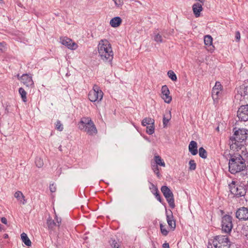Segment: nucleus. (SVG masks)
I'll use <instances>...</instances> for the list:
<instances>
[{
  "mask_svg": "<svg viewBox=\"0 0 248 248\" xmlns=\"http://www.w3.org/2000/svg\"><path fill=\"white\" fill-rule=\"evenodd\" d=\"M234 134L230 137L229 144L230 149L232 150L238 151L245 144L248 136V130L245 128L236 127L233 129Z\"/></svg>",
  "mask_w": 248,
  "mask_h": 248,
  "instance_id": "f257e3e1",
  "label": "nucleus"
},
{
  "mask_svg": "<svg viewBox=\"0 0 248 248\" xmlns=\"http://www.w3.org/2000/svg\"><path fill=\"white\" fill-rule=\"evenodd\" d=\"M227 151L224 152V155L227 158V155L230 156L229 162V170L232 174H235L244 170L246 167L245 160L239 154L232 155L230 154H227Z\"/></svg>",
  "mask_w": 248,
  "mask_h": 248,
  "instance_id": "f03ea898",
  "label": "nucleus"
},
{
  "mask_svg": "<svg viewBox=\"0 0 248 248\" xmlns=\"http://www.w3.org/2000/svg\"><path fill=\"white\" fill-rule=\"evenodd\" d=\"M98 51L101 60L105 62L111 63L113 58V52L111 44L107 39H102L99 41Z\"/></svg>",
  "mask_w": 248,
  "mask_h": 248,
  "instance_id": "7ed1b4c3",
  "label": "nucleus"
},
{
  "mask_svg": "<svg viewBox=\"0 0 248 248\" xmlns=\"http://www.w3.org/2000/svg\"><path fill=\"white\" fill-rule=\"evenodd\" d=\"M231 242L226 235H217L209 240L208 248H230Z\"/></svg>",
  "mask_w": 248,
  "mask_h": 248,
  "instance_id": "20e7f679",
  "label": "nucleus"
},
{
  "mask_svg": "<svg viewBox=\"0 0 248 248\" xmlns=\"http://www.w3.org/2000/svg\"><path fill=\"white\" fill-rule=\"evenodd\" d=\"M78 128L90 135L97 133V131L93 122L89 117L82 118L78 124Z\"/></svg>",
  "mask_w": 248,
  "mask_h": 248,
  "instance_id": "39448f33",
  "label": "nucleus"
},
{
  "mask_svg": "<svg viewBox=\"0 0 248 248\" xmlns=\"http://www.w3.org/2000/svg\"><path fill=\"white\" fill-rule=\"evenodd\" d=\"M229 186L231 193L237 197L244 196L246 194L247 189L245 187L236 184L235 181H232Z\"/></svg>",
  "mask_w": 248,
  "mask_h": 248,
  "instance_id": "423d86ee",
  "label": "nucleus"
},
{
  "mask_svg": "<svg viewBox=\"0 0 248 248\" xmlns=\"http://www.w3.org/2000/svg\"><path fill=\"white\" fill-rule=\"evenodd\" d=\"M161 191L168 202L170 207L173 209L175 207L173 194L170 189L166 186H163L161 188Z\"/></svg>",
  "mask_w": 248,
  "mask_h": 248,
  "instance_id": "0eeeda50",
  "label": "nucleus"
},
{
  "mask_svg": "<svg viewBox=\"0 0 248 248\" xmlns=\"http://www.w3.org/2000/svg\"><path fill=\"white\" fill-rule=\"evenodd\" d=\"M103 96V93L96 85L93 86V90L91 91L88 94L89 99L92 102L100 101Z\"/></svg>",
  "mask_w": 248,
  "mask_h": 248,
  "instance_id": "6e6552de",
  "label": "nucleus"
},
{
  "mask_svg": "<svg viewBox=\"0 0 248 248\" xmlns=\"http://www.w3.org/2000/svg\"><path fill=\"white\" fill-rule=\"evenodd\" d=\"M232 226V217L228 215L224 216L222 218V231L227 233H230Z\"/></svg>",
  "mask_w": 248,
  "mask_h": 248,
  "instance_id": "1a4fd4ad",
  "label": "nucleus"
},
{
  "mask_svg": "<svg viewBox=\"0 0 248 248\" xmlns=\"http://www.w3.org/2000/svg\"><path fill=\"white\" fill-rule=\"evenodd\" d=\"M222 86L221 83L217 81L214 86L212 91V96L214 102H217V100L222 95Z\"/></svg>",
  "mask_w": 248,
  "mask_h": 248,
  "instance_id": "9d476101",
  "label": "nucleus"
},
{
  "mask_svg": "<svg viewBox=\"0 0 248 248\" xmlns=\"http://www.w3.org/2000/svg\"><path fill=\"white\" fill-rule=\"evenodd\" d=\"M237 116L239 120L243 121H248V105H242L237 111Z\"/></svg>",
  "mask_w": 248,
  "mask_h": 248,
  "instance_id": "9b49d317",
  "label": "nucleus"
},
{
  "mask_svg": "<svg viewBox=\"0 0 248 248\" xmlns=\"http://www.w3.org/2000/svg\"><path fill=\"white\" fill-rule=\"evenodd\" d=\"M236 217L241 220H248V208L242 207L239 208L235 213Z\"/></svg>",
  "mask_w": 248,
  "mask_h": 248,
  "instance_id": "f8f14e48",
  "label": "nucleus"
},
{
  "mask_svg": "<svg viewBox=\"0 0 248 248\" xmlns=\"http://www.w3.org/2000/svg\"><path fill=\"white\" fill-rule=\"evenodd\" d=\"M60 42L71 50H75L78 47V45L68 38H61Z\"/></svg>",
  "mask_w": 248,
  "mask_h": 248,
  "instance_id": "ddd939ff",
  "label": "nucleus"
},
{
  "mask_svg": "<svg viewBox=\"0 0 248 248\" xmlns=\"http://www.w3.org/2000/svg\"><path fill=\"white\" fill-rule=\"evenodd\" d=\"M161 94V97L166 103L169 104L171 102L172 98L170 95V91L167 85H163L162 87Z\"/></svg>",
  "mask_w": 248,
  "mask_h": 248,
  "instance_id": "4468645a",
  "label": "nucleus"
},
{
  "mask_svg": "<svg viewBox=\"0 0 248 248\" xmlns=\"http://www.w3.org/2000/svg\"><path fill=\"white\" fill-rule=\"evenodd\" d=\"M21 80L28 87L31 88L33 86L32 77L29 74H23L21 77Z\"/></svg>",
  "mask_w": 248,
  "mask_h": 248,
  "instance_id": "2eb2a0df",
  "label": "nucleus"
},
{
  "mask_svg": "<svg viewBox=\"0 0 248 248\" xmlns=\"http://www.w3.org/2000/svg\"><path fill=\"white\" fill-rule=\"evenodd\" d=\"M166 217L167 223L169 227L174 230L176 227V224L175 221L173 219L172 213L171 211H170V214L166 212Z\"/></svg>",
  "mask_w": 248,
  "mask_h": 248,
  "instance_id": "dca6fc26",
  "label": "nucleus"
},
{
  "mask_svg": "<svg viewBox=\"0 0 248 248\" xmlns=\"http://www.w3.org/2000/svg\"><path fill=\"white\" fill-rule=\"evenodd\" d=\"M238 93L242 96L248 97V84L245 83L237 89Z\"/></svg>",
  "mask_w": 248,
  "mask_h": 248,
  "instance_id": "f3484780",
  "label": "nucleus"
},
{
  "mask_svg": "<svg viewBox=\"0 0 248 248\" xmlns=\"http://www.w3.org/2000/svg\"><path fill=\"white\" fill-rule=\"evenodd\" d=\"M197 148V143L196 141L192 140L190 142L188 146L189 152L193 155H195L198 154Z\"/></svg>",
  "mask_w": 248,
  "mask_h": 248,
  "instance_id": "a211bd4d",
  "label": "nucleus"
},
{
  "mask_svg": "<svg viewBox=\"0 0 248 248\" xmlns=\"http://www.w3.org/2000/svg\"><path fill=\"white\" fill-rule=\"evenodd\" d=\"M193 13L196 17L200 16L201 12L202 10V5L199 3H196L192 6Z\"/></svg>",
  "mask_w": 248,
  "mask_h": 248,
  "instance_id": "6ab92c4d",
  "label": "nucleus"
},
{
  "mask_svg": "<svg viewBox=\"0 0 248 248\" xmlns=\"http://www.w3.org/2000/svg\"><path fill=\"white\" fill-rule=\"evenodd\" d=\"M122 21V20L120 17L116 16L110 20L109 24L111 27L116 28L121 25Z\"/></svg>",
  "mask_w": 248,
  "mask_h": 248,
  "instance_id": "aec40b11",
  "label": "nucleus"
},
{
  "mask_svg": "<svg viewBox=\"0 0 248 248\" xmlns=\"http://www.w3.org/2000/svg\"><path fill=\"white\" fill-rule=\"evenodd\" d=\"M171 117L170 111L168 110L166 111V113L164 115L163 118V124L164 127L167 126L168 123L170 120Z\"/></svg>",
  "mask_w": 248,
  "mask_h": 248,
  "instance_id": "412c9836",
  "label": "nucleus"
},
{
  "mask_svg": "<svg viewBox=\"0 0 248 248\" xmlns=\"http://www.w3.org/2000/svg\"><path fill=\"white\" fill-rule=\"evenodd\" d=\"M15 197L17 199L18 201L21 202L23 204L26 203L27 201L25 199V197L21 191H18L16 192L15 193Z\"/></svg>",
  "mask_w": 248,
  "mask_h": 248,
  "instance_id": "4be33fe9",
  "label": "nucleus"
},
{
  "mask_svg": "<svg viewBox=\"0 0 248 248\" xmlns=\"http://www.w3.org/2000/svg\"><path fill=\"white\" fill-rule=\"evenodd\" d=\"M46 224L49 230H54L55 227H57L56 223L50 217H49L46 220Z\"/></svg>",
  "mask_w": 248,
  "mask_h": 248,
  "instance_id": "5701e85b",
  "label": "nucleus"
},
{
  "mask_svg": "<svg viewBox=\"0 0 248 248\" xmlns=\"http://www.w3.org/2000/svg\"><path fill=\"white\" fill-rule=\"evenodd\" d=\"M21 238L22 242L26 245L27 246H31V242L30 239L28 238L27 234L25 232H23L21 234Z\"/></svg>",
  "mask_w": 248,
  "mask_h": 248,
  "instance_id": "b1692460",
  "label": "nucleus"
},
{
  "mask_svg": "<svg viewBox=\"0 0 248 248\" xmlns=\"http://www.w3.org/2000/svg\"><path fill=\"white\" fill-rule=\"evenodd\" d=\"M154 40L157 43H162L165 42L162 36L158 32H154Z\"/></svg>",
  "mask_w": 248,
  "mask_h": 248,
  "instance_id": "393cba45",
  "label": "nucleus"
},
{
  "mask_svg": "<svg viewBox=\"0 0 248 248\" xmlns=\"http://www.w3.org/2000/svg\"><path fill=\"white\" fill-rule=\"evenodd\" d=\"M154 160L155 161V165L161 166L164 167H165V163L164 161L159 155H155L154 156Z\"/></svg>",
  "mask_w": 248,
  "mask_h": 248,
  "instance_id": "a878e982",
  "label": "nucleus"
},
{
  "mask_svg": "<svg viewBox=\"0 0 248 248\" xmlns=\"http://www.w3.org/2000/svg\"><path fill=\"white\" fill-rule=\"evenodd\" d=\"M155 120L151 118H145L142 121V125L143 126H146L147 125L152 124L154 125Z\"/></svg>",
  "mask_w": 248,
  "mask_h": 248,
  "instance_id": "bb28decb",
  "label": "nucleus"
},
{
  "mask_svg": "<svg viewBox=\"0 0 248 248\" xmlns=\"http://www.w3.org/2000/svg\"><path fill=\"white\" fill-rule=\"evenodd\" d=\"M152 186L153 188V191H154V194L156 198L157 199V200L161 202V196L159 193L158 189L156 186H155L153 184H152Z\"/></svg>",
  "mask_w": 248,
  "mask_h": 248,
  "instance_id": "cd10ccee",
  "label": "nucleus"
},
{
  "mask_svg": "<svg viewBox=\"0 0 248 248\" xmlns=\"http://www.w3.org/2000/svg\"><path fill=\"white\" fill-rule=\"evenodd\" d=\"M213 38L211 36L205 35L204 38V44L206 46H210L212 45Z\"/></svg>",
  "mask_w": 248,
  "mask_h": 248,
  "instance_id": "c85d7f7f",
  "label": "nucleus"
},
{
  "mask_svg": "<svg viewBox=\"0 0 248 248\" xmlns=\"http://www.w3.org/2000/svg\"><path fill=\"white\" fill-rule=\"evenodd\" d=\"M199 155L202 158H206L207 156V153L206 151L203 148L200 147L199 150Z\"/></svg>",
  "mask_w": 248,
  "mask_h": 248,
  "instance_id": "c756f323",
  "label": "nucleus"
},
{
  "mask_svg": "<svg viewBox=\"0 0 248 248\" xmlns=\"http://www.w3.org/2000/svg\"><path fill=\"white\" fill-rule=\"evenodd\" d=\"M19 93L21 95V98L23 100V101L24 102H26L27 101V97H26V92L25 91V90L22 88H20L19 89Z\"/></svg>",
  "mask_w": 248,
  "mask_h": 248,
  "instance_id": "7c9ffc66",
  "label": "nucleus"
},
{
  "mask_svg": "<svg viewBox=\"0 0 248 248\" xmlns=\"http://www.w3.org/2000/svg\"><path fill=\"white\" fill-rule=\"evenodd\" d=\"M168 75L169 77L172 80L176 81L177 80V77L176 74L172 70H170L168 72Z\"/></svg>",
  "mask_w": 248,
  "mask_h": 248,
  "instance_id": "2f4dec72",
  "label": "nucleus"
},
{
  "mask_svg": "<svg viewBox=\"0 0 248 248\" xmlns=\"http://www.w3.org/2000/svg\"><path fill=\"white\" fill-rule=\"evenodd\" d=\"M35 164L37 167L41 168L44 165L43 159L40 157H37L35 159Z\"/></svg>",
  "mask_w": 248,
  "mask_h": 248,
  "instance_id": "473e14b6",
  "label": "nucleus"
},
{
  "mask_svg": "<svg viewBox=\"0 0 248 248\" xmlns=\"http://www.w3.org/2000/svg\"><path fill=\"white\" fill-rule=\"evenodd\" d=\"M160 231H161V233L164 236L167 235L169 232L166 229V228L165 227V226H164L163 225V224L160 223Z\"/></svg>",
  "mask_w": 248,
  "mask_h": 248,
  "instance_id": "72a5a7b5",
  "label": "nucleus"
},
{
  "mask_svg": "<svg viewBox=\"0 0 248 248\" xmlns=\"http://www.w3.org/2000/svg\"><path fill=\"white\" fill-rule=\"evenodd\" d=\"M56 129L60 131H62L63 130V127L61 121L59 120H57L55 124Z\"/></svg>",
  "mask_w": 248,
  "mask_h": 248,
  "instance_id": "f704fd0d",
  "label": "nucleus"
},
{
  "mask_svg": "<svg viewBox=\"0 0 248 248\" xmlns=\"http://www.w3.org/2000/svg\"><path fill=\"white\" fill-rule=\"evenodd\" d=\"M189 168L190 170H194L196 168V164L194 160H190L189 161Z\"/></svg>",
  "mask_w": 248,
  "mask_h": 248,
  "instance_id": "c9c22d12",
  "label": "nucleus"
},
{
  "mask_svg": "<svg viewBox=\"0 0 248 248\" xmlns=\"http://www.w3.org/2000/svg\"><path fill=\"white\" fill-rule=\"evenodd\" d=\"M155 132V128L154 125L151 124L150 126H147L146 132L149 135L153 134Z\"/></svg>",
  "mask_w": 248,
  "mask_h": 248,
  "instance_id": "e433bc0d",
  "label": "nucleus"
},
{
  "mask_svg": "<svg viewBox=\"0 0 248 248\" xmlns=\"http://www.w3.org/2000/svg\"><path fill=\"white\" fill-rule=\"evenodd\" d=\"M152 170H154V172L156 174L158 178H159L160 176V174L159 173L158 166L156 165H152Z\"/></svg>",
  "mask_w": 248,
  "mask_h": 248,
  "instance_id": "4c0bfd02",
  "label": "nucleus"
},
{
  "mask_svg": "<svg viewBox=\"0 0 248 248\" xmlns=\"http://www.w3.org/2000/svg\"><path fill=\"white\" fill-rule=\"evenodd\" d=\"M242 233L248 239V226H244L242 228Z\"/></svg>",
  "mask_w": 248,
  "mask_h": 248,
  "instance_id": "58836bf2",
  "label": "nucleus"
},
{
  "mask_svg": "<svg viewBox=\"0 0 248 248\" xmlns=\"http://www.w3.org/2000/svg\"><path fill=\"white\" fill-rule=\"evenodd\" d=\"M115 4V5L118 7H120L122 6L124 3V0H112Z\"/></svg>",
  "mask_w": 248,
  "mask_h": 248,
  "instance_id": "ea45409f",
  "label": "nucleus"
},
{
  "mask_svg": "<svg viewBox=\"0 0 248 248\" xmlns=\"http://www.w3.org/2000/svg\"><path fill=\"white\" fill-rule=\"evenodd\" d=\"M55 222L56 223L57 227H59L62 222V219L61 217H58V216L55 214Z\"/></svg>",
  "mask_w": 248,
  "mask_h": 248,
  "instance_id": "a19ab883",
  "label": "nucleus"
},
{
  "mask_svg": "<svg viewBox=\"0 0 248 248\" xmlns=\"http://www.w3.org/2000/svg\"><path fill=\"white\" fill-rule=\"evenodd\" d=\"M6 44L4 42H0V50L4 52L6 50Z\"/></svg>",
  "mask_w": 248,
  "mask_h": 248,
  "instance_id": "79ce46f5",
  "label": "nucleus"
},
{
  "mask_svg": "<svg viewBox=\"0 0 248 248\" xmlns=\"http://www.w3.org/2000/svg\"><path fill=\"white\" fill-rule=\"evenodd\" d=\"M111 245L113 248H119L120 246L119 243L115 240H112Z\"/></svg>",
  "mask_w": 248,
  "mask_h": 248,
  "instance_id": "37998d69",
  "label": "nucleus"
},
{
  "mask_svg": "<svg viewBox=\"0 0 248 248\" xmlns=\"http://www.w3.org/2000/svg\"><path fill=\"white\" fill-rule=\"evenodd\" d=\"M240 37L241 36L240 32L239 31H236L235 38L236 42H239L240 41Z\"/></svg>",
  "mask_w": 248,
  "mask_h": 248,
  "instance_id": "c03bdc74",
  "label": "nucleus"
},
{
  "mask_svg": "<svg viewBox=\"0 0 248 248\" xmlns=\"http://www.w3.org/2000/svg\"><path fill=\"white\" fill-rule=\"evenodd\" d=\"M49 189H50L51 192H52V193L55 192L56 191V188L54 184H52L50 185Z\"/></svg>",
  "mask_w": 248,
  "mask_h": 248,
  "instance_id": "a18cd8bd",
  "label": "nucleus"
},
{
  "mask_svg": "<svg viewBox=\"0 0 248 248\" xmlns=\"http://www.w3.org/2000/svg\"><path fill=\"white\" fill-rule=\"evenodd\" d=\"M1 221L2 223L4 224H7V219L4 217H2L1 218Z\"/></svg>",
  "mask_w": 248,
  "mask_h": 248,
  "instance_id": "49530a36",
  "label": "nucleus"
},
{
  "mask_svg": "<svg viewBox=\"0 0 248 248\" xmlns=\"http://www.w3.org/2000/svg\"><path fill=\"white\" fill-rule=\"evenodd\" d=\"M163 248H170L169 244L168 243H165L162 245Z\"/></svg>",
  "mask_w": 248,
  "mask_h": 248,
  "instance_id": "de8ad7c7",
  "label": "nucleus"
},
{
  "mask_svg": "<svg viewBox=\"0 0 248 248\" xmlns=\"http://www.w3.org/2000/svg\"><path fill=\"white\" fill-rule=\"evenodd\" d=\"M4 238H7L8 237V235L7 234H4L3 235Z\"/></svg>",
  "mask_w": 248,
  "mask_h": 248,
  "instance_id": "09e8293b",
  "label": "nucleus"
},
{
  "mask_svg": "<svg viewBox=\"0 0 248 248\" xmlns=\"http://www.w3.org/2000/svg\"><path fill=\"white\" fill-rule=\"evenodd\" d=\"M59 150L60 151H62V145H60L59 147Z\"/></svg>",
  "mask_w": 248,
  "mask_h": 248,
  "instance_id": "8fccbe9b",
  "label": "nucleus"
},
{
  "mask_svg": "<svg viewBox=\"0 0 248 248\" xmlns=\"http://www.w3.org/2000/svg\"><path fill=\"white\" fill-rule=\"evenodd\" d=\"M2 225L1 224H0V232L2 230Z\"/></svg>",
  "mask_w": 248,
  "mask_h": 248,
  "instance_id": "3c124183",
  "label": "nucleus"
},
{
  "mask_svg": "<svg viewBox=\"0 0 248 248\" xmlns=\"http://www.w3.org/2000/svg\"><path fill=\"white\" fill-rule=\"evenodd\" d=\"M248 187V185H247Z\"/></svg>",
  "mask_w": 248,
  "mask_h": 248,
  "instance_id": "603ef678",
  "label": "nucleus"
}]
</instances>
